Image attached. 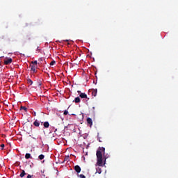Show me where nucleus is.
Segmentation results:
<instances>
[{"label": "nucleus", "instance_id": "obj_21", "mask_svg": "<svg viewBox=\"0 0 178 178\" xmlns=\"http://www.w3.org/2000/svg\"><path fill=\"white\" fill-rule=\"evenodd\" d=\"M69 114V111H67V110H65L64 111V115H68Z\"/></svg>", "mask_w": 178, "mask_h": 178}, {"label": "nucleus", "instance_id": "obj_38", "mask_svg": "<svg viewBox=\"0 0 178 178\" xmlns=\"http://www.w3.org/2000/svg\"><path fill=\"white\" fill-rule=\"evenodd\" d=\"M30 126V127H31V126H33V125H29Z\"/></svg>", "mask_w": 178, "mask_h": 178}, {"label": "nucleus", "instance_id": "obj_10", "mask_svg": "<svg viewBox=\"0 0 178 178\" xmlns=\"http://www.w3.org/2000/svg\"><path fill=\"white\" fill-rule=\"evenodd\" d=\"M29 41H31V37L30 35H26L25 38L24 42H27Z\"/></svg>", "mask_w": 178, "mask_h": 178}, {"label": "nucleus", "instance_id": "obj_3", "mask_svg": "<svg viewBox=\"0 0 178 178\" xmlns=\"http://www.w3.org/2000/svg\"><path fill=\"white\" fill-rule=\"evenodd\" d=\"M58 159V163H65V162H67L69 161V156H65L64 160H59V156L57 157Z\"/></svg>", "mask_w": 178, "mask_h": 178}, {"label": "nucleus", "instance_id": "obj_37", "mask_svg": "<svg viewBox=\"0 0 178 178\" xmlns=\"http://www.w3.org/2000/svg\"><path fill=\"white\" fill-rule=\"evenodd\" d=\"M40 138V140H41V137H40V138Z\"/></svg>", "mask_w": 178, "mask_h": 178}, {"label": "nucleus", "instance_id": "obj_5", "mask_svg": "<svg viewBox=\"0 0 178 178\" xmlns=\"http://www.w3.org/2000/svg\"><path fill=\"white\" fill-rule=\"evenodd\" d=\"M74 170L76 172V173H80L81 172V168H80L79 165H76L74 167Z\"/></svg>", "mask_w": 178, "mask_h": 178}, {"label": "nucleus", "instance_id": "obj_34", "mask_svg": "<svg viewBox=\"0 0 178 178\" xmlns=\"http://www.w3.org/2000/svg\"><path fill=\"white\" fill-rule=\"evenodd\" d=\"M2 38H5V36H2Z\"/></svg>", "mask_w": 178, "mask_h": 178}, {"label": "nucleus", "instance_id": "obj_31", "mask_svg": "<svg viewBox=\"0 0 178 178\" xmlns=\"http://www.w3.org/2000/svg\"><path fill=\"white\" fill-rule=\"evenodd\" d=\"M99 143H102V140L101 139H99Z\"/></svg>", "mask_w": 178, "mask_h": 178}, {"label": "nucleus", "instance_id": "obj_26", "mask_svg": "<svg viewBox=\"0 0 178 178\" xmlns=\"http://www.w3.org/2000/svg\"><path fill=\"white\" fill-rule=\"evenodd\" d=\"M38 62H42V58H40L38 59Z\"/></svg>", "mask_w": 178, "mask_h": 178}, {"label": "nucleus", "instance_id": "obj_23", "mask_svg": "<svg viewBox=\"0 0 178 178\" xmlns=\"http://www.w3.org/2000/svg\"><path fill=\"white\" fill-rule=\"evenodd\" d=\"M45 172V170H41V173H42V176H45V174H44V172Z\"/></svg>", "mask_w": 178, "mask_h": 178}, {"label": "nucleus", "instance_id": "obj_15", "mask_svg": "<svg viewBox=\"0 0 178 178\" xmlns=\"http://www.w3.org/2000/svg\"><path fill=\"white\" fill-rule=\"evenodd\" d=\"M22 110L25 111V112H27V108L26 106H22L20 108V111H22Z\"/></svg>", "mask_w": 178, "mask_h": 178}, {"label": "nucleus", "instance_id": "obj_32", "mask_svg": "<svg viewBox=\"0 0 178 178\" xmlns=\"http://www.w3.org/2000/svg\"><path fill=\"white\" fill-rule=\"evenodd\" d=\"M88 145H90V144H88V145L86 146V148H88Z\"/></svg>", "mask_w": 178, "mask_h": 178}, {"label": "nucleus", "instance_id": "obj_33", "mask_svg": "<svg viewBox=\"0 0 178 178\" xmlns=\"http://www.w3.org/2000/svg\"><path fill=\"white\" fill-rule=\"evenodd\" d=\"M86 160V158L85 157H83V161H85Z\"/></svg>", "mask_w": 178, "mask_h": 178}, {"label": "nucleus", "instance_id": "obj_14", "mask_svg": "<svg viewBox=\"0 0 178 178\" xmlns=\"http://www.w3.org/2000/svg\"><path fill=\"white\" fill-rule=\"evenodd\" d=\"M97 92H98V90L97 89L93 90V91L92 92V95H93V97H97Z\"/></svg>", "mask_w": 178, "mask_h": 178}, {"label": "nucleus", "instance_id": "obj_27", "mask_svg": "<svg viewBox=\"0 0 178 178\" xmlns=\"http://www.w3.org/2000/svg\"><path fill=\"white\" fill-rule=\"evenodd\" d=\"M33 177V175H28L27 178H31Z\"/></svg>", "mask_w": 178, "mask_h": 178}, {"label": "nucleus", "instance_id": "obj_25", "mask_svg": "<svg viewBox=\"0 0 178 178\" xmlns=\"http://www.w3.org/2000/svg\"><path fill=\"white\" fill-rule=\"evenodd\" d=\"M25 156H31V154H30L29 153H26Z\"/></svg>", "mask_w": 178, "mask_h": 178}, {"label": "nucleus", "instance_id": "obj_18", "mask_svg": "<svg viewBox=\"0 0 178 178\" xmlns=\"http://www.w3.org/2000/svg\"><path fill=\"white\" fill-rule=\"evenodd\" d=\"M56 63V62L55 60H53L50 63V66H54V65H55Z\"/></svg>", "mask_w": 178, "mask_h": 178}, {"label": "nucleus", "instance_id": "obj_28", "mask_svg": "<svg viewBox=\"0 0 178 178\" xmlns=\"http://www.w3.org/2000/svg\"><path fill=\"white\" fill-rule=\"evenodd\" d=\"M26 159H30V158H31V156H25Z\"/></svg>", "mask_w": 178, "mask_h": 178}, {"label": "nucleus", "instance_id": "obj_4", "mask_svg": "<svg viewBox=\"0 0 178 178\" xmlns=\"http://www.w3.org/2000/svg\"><path fill=\"white\" fill-rule=\"evenodd\" d=\"M12 63V58H7L4 60V65H10Z\"/></svg>", "mask_w": 178, "mask_h": 178}, {"label": "nucleus", "instance_id": "obj_24", "mask_svg": "<svg viewBox=\"0 0 178 178\" xmlns=\"http://www.w3.org/2000/svg\"><path fill=\"white\" fill-rule=\"evenodd\" d=\"M39 159L40 161H42V159H44V156H39Z\"/></svg>", "mask_w": 178, "mask_h": 178}, {"label": "nucleus", "instance_id": "obj_16", "mask_svg": "<svg viewBox=\"0 0 178 178\" xmlns=\"http://www.w3.org/2000/svg\"><path fill=\"white\" fill-rule=\"evenodd\" d=\"M32 65H34V66H37V65H38V63L37 62V60H35V61H32Z\"/></svg>", "mask_w": 178, "mask_h": 178}, {"label": "nucleus", "instance_id": "obj_35", "mask_svg": "<svg viewBox=\"0 0 178 178\" xmlns=\"http://www.w3.org/2000/svg\"><path fill=\"white\" fill-rule=\"evenodd\" d=\"M92 109H95V107H92Z\"/></svg>", "mask_w": 178, "mask_h": 178}, {"label": "nucleus", "instance_id": "obj_22", "mask_svg": "<svg viewBox=\"0 0 178 178\" xmlns=\"http://www.w3.org/2000/svg\"><path fill=\"white\" fill-rule=\"evenodd\" d=\"M0 147H1V149H3V148H5V145L4 144H1L0 145Z\"/></svg>", "mask_w": 178, "mask_h": 178}, {"label": "nucleus", "instance_id": "obj_17", "mask_svg": "<svg viewBox=\"0 0 178 178\" xmlns=\"http://www.w3.org/2000/svg\"><path fill=\"white\" fill-rule=\"evenodd\" d=\"M102 172V170H101V168L97 169V173H99V175H101Z\"/></svg>", "mask_w": 178, "mask_h": 178}, {"label": "nucleus", "instance_id": "obj_30", "mask_svg": "<svg viewBox=\"0 0 178 178\" xmlns=\"http://www.w3.org/2000/svg\"><path fill=\"white\" fill-rule=\"evenodd\" d=\"M39 156H44V154H40Z\"/></svg>", "mask_w": 178, "mask_h": 178}, {"label": "nucleus", "instance_id": "obj_1", "mask_svg": "<svg viewBox=\"0 0 178 178\" xmlns=\"http://www.w3.org/2000/svg\"><path fill=\"white\" fill-rule=\"evenodd\" d=\"M106 163V157L103 156H97V166H105V164Z\"/></svg>", "mask_w": 178, "mask_h": 178}, {"label": "nucleus", "instance_id": "obj_9", "mask_svg": "<svg viewBox=\"0 0 178 178\" xmlns=\"http://www.w3.org/2000/svg\"><path fill=\"white\" fill-rule=\"evenodd\" d=\"M27 175V173H26V171H24V170H22V172L20 174V177L23 178L24 177H25Z\"/></svg>", "mask_w": 178, "mask_h": 178}, {"label": "nucleus", "instance_id": "obj_6", "mask_svg": "<svg viewBox=\"0 0 178 178\" xmlns=\"http://www.w3.org/2000/svg\"><path fill=\"white\" fill-rule=\"evenodd\" d=\"M86 122L88 123V124H89L91 127V126H92V120L90 118H88L86 120Z\"/></svg>", "mask_w": 178, "mask_h": 178}, {"label": "nucleus", "instance_id": "obj_8", "mask_svg": "<svg viewBox=\"0 0 178 178\" xmlns=\"http://www.w3.org/2000/svg\"><path fill=\"white\" fill-rule=\"evenodd\" d=\"M33 126L35 127H40V121L38 120H36L33 122Z\"/></svg>", "mask_w": 178, "mask_h": 178}, {"label": "nucleus", "instance_id": "obj_2", "mask_svg": "<svg viewBox=\"0 0 178 178\" xmlns=\"http://www.w3.org/2000/svg\"><path fill=\"white\" fill-rule=\"evenodd\" d=\"M97 156H106V154H105V147H99L97 153H96Z\"/></svg>", "mask_w": 178, "mask_h": 178}, {"label": "nucleus", "instance_id": "obj_29", "mask_svg": "<svg viewBox=\"0 0 178 178\" xmlns=\"http://www.w3.org/2000/svg\"><path fill=\"white\" fill-rule=\"evenodd\" d=\"M77 92H78V94H82V93H83V92H81V91H80V90H78Z\"/></svg>", "mask_w": 178, "mask_h": 178}, {"label": "nucleus", "instance_id": "obj_19", "mask_svg": "<svg viewBox=\"0 0 178 178\" xmlns=\"http://www.w3.org/2000/svg\"><path fill=\"white\" fill-rule=\"evenodd\" d=\"M79 177L80 178H86V175L81 174V175H79Z\"/></svg>", "mask_w": 178, "mask_h": 178}, {"label": "nucleus", "instance_id": "obj_7", "mask_svg": "<svg viewBox=\"0 0 178 178\" xmlns=\"http://www.w3.org/2000/svg\"><path fill=\"white\" fill-rule=\"evenodd\" d=\"M37 69V65H31V70H32V72H33V73H36L37 70H35Z\"/></svg>", "mask_w": 178, "mask_h": 178}, {"label": "nucleus", "instance_id": "obj_12", "mask_svg": "<svg viewBox=\"0 0 178 178\" xmlns=\"http://www.w3.org/2000/svg\"><path fill=\"white\" fill-rule=\"evenodd\" d=\"M80 97H77L74 99V100L73 101V102H75V104H79L80 103Z\"/></svg>", "mask_w": 178, "mask_h": 178}, {"label": "nucleus", "instance_id": "obj_36", "mask_svg": "<svg viewBox=\"0 0 178 178\" xmlns=\"http://www.w3.org/2000/svg\"><path fill=\"white\" fill-rule=\"evenodd\" d=\"M33 139H34V140H37V138H33Z\"/></svg>", "mask_w": 178, "mask_h": 178}, {"label": "nucleus", "instance_id": "obj_20", "mask_svg": "<svg viewBox=\"0 0 178 178\" xmlns=\"http://www.w3.org/2000/svg\"><path fill=\"white\" fill-rule=\"evenodd\" d=\"M28 83L31 86V84H33V81H31V79H28Z\"/></svg>", "mask_w": 178, "mask_h": 178}, {"label": "nucleus", "instance_id": "obj_11", "mask_svg": "<svg viewBox=\"0 0 178 178\" xmlns=\"http://www.w3.org/2000/svg\"><path fill=\"white\" fill-rule=\"evenodd\" d=\"M79 97H80V98H82V99H83V98H88V97H87V94H86V93H80V94H79Z\"/></svg>", "mask_w": 178, "mask_h": 178}, {"label": "nucleus", "instance_id": "obj_39", "mask_svg": "<svg viewBox=\"0 0 178 178\" xmlns=\"http://www.w3.org/2000/svg\"><path fill=\"white\" fill-rule=\"evenodd\" d=\"M72 156H74V155H72Z\"/></svg>", "mask_w": 178, "mask_h": 178}, {"label": "nucleus", "instance_id": "obj_13", "mask_svg": "<svg viewBox=\"0 0 178 178\" xmlns=\"http://www.w3.org/2000/svg\"><path fill=\"white\" fill-rule=\"evenodd\" d=\"M43 126H44V129H48V127H49V122H44L43 124Z\"/></svg>", "mask_w": 178, "mask_h": 178}]
</instances>
